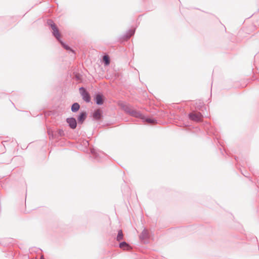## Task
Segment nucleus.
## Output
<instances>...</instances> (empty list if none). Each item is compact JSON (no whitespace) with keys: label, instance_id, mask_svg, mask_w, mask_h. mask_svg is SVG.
I'll use <instances>...</instances> for the list:
<instances>
[{"label":"nucleus","instance_id":"1","mask_svg":"<svg viewBox=\"0 0 259 259\" xmlns=\"http://www.w3.org/2000/svg\"><path fill=\"white\" fill-rule=\"evenodd\" d=\"M47 24L52 30L53 36L56 38L61 46L67 51H69L74 53V51L61 40V33L54 21L51 19H49L47 20Z\"/></svg>","mask_w":259,"mask_h":259},{"label":"nucleus","instance_id":"2","mask_svg":"<svg viewBox=\"0 0 259 259\" xmlns=\"http://www.w3.org/2000/svg\"><path fill=\"white\" fill-rule=\"evenodd\" d=\"M105 97L102 93L97 92L94 96V100L96 104L98 105H102L103 104L105 101Z\"/></svg>","mask_w":259,"mask_h":259},{"label":"nucleus","instance_id":"3","mask_svg":"<svg viewBox=\"0 0 259 259\" xmlns=\"http://www.w3.org/2000/svg\"><path fill=\"white\" fill-rule=\"evenodd\" d=\"M79 90L82 99L87 103L90 102L91 99V96L87 90L83 87H81Z\"/></svg>","mask_w":259,"mask_h":259},{"label":"nucleus","instance_id":"4","mask_svg":"<svg viewBox=\"0 0 259 259\" xmlns=\"http://www.w3.org/2000/svg\"><path fill=\"white\" fill-rule=\"evenodd\" d=\"M189 118L196 122H200L202 120L203 115L200 112H192L188 114Z\"/></svg>","mask_w":259,"mask_h":259},{"label":"nucleus","instance_id":"5","mask_svg":"<svg viewBox=\"0 0 259 259\" xmlns=\"http://www.w3.org/2000/svg\"><path fill=\"white\" fill-rule=\"evenodd\" d=\"M135 33V29H130L125 33L120 36L119 39L121 41L127 40Z\"/></svg>","mask_w":259,"mask_h":259},{"label":"nucleus","instance_id":"6","mask_svg":"<svg viewBox=\"0 0 259 259\" xmlns=\"http://www.w3.org/2000/svg\"><path fill=\"white\" fill-rule=\"evenodd\" d=\"M92 117L94 120L98 121L101 120L103 117L102 110L100 109H95L92 113Z\"/></svg>","mask_w":259,"mask_h":259},{"label":"nucleus","instance_id":"7","mask_svg":"<svg viewBox=\"0 0 259 259\" xmlns=\"http://www.w3.org/2000/svg\"><path fill=\"white\" fill-rule=\"evenodd\" d=\"M69 127L72 130H74L77 127V121L74 117H68L66 119Z\"/></svg>","mask_w":259,"mask_h":259},{"label":"nucleus","instance_id":"8","mask_svg":"<svg viewBox=\"0 0 259 259\" xmlns=\"http://www.w3.org/2000/svg\"><path fill=\"white\" fill-rule=\"evenodd\" d=\"M87 113L85 111H81L77 116V121L79 124H82L87 117Z\"/></svg>","mask_w":259,"mask_h":259},{"label":"nucleus","instance_id":"9","mask_svg":"<svg viewBox=\"0 0 259 259\" xmlns=\"http://www.w3.org/2000/svg\"><path fill=\"white\" fill-rule=\"evenodd\" d=\"M150 238V235L148 231L144 228L141 234L139 235V238L141 240H144Z\"/></svg>","mask_w":259,"mask_h":259},{"label":"nucleus","instance_id":"10","mask_svg":"<svg viewBox=\"0 0 259 259\" xmlns=\"http://www.w3.org/2000/svg\"><path fill=\"white\" fill-rule=\"evenodd\" d=\"M119 247L123 250H130L131 249V245L125 241H122L119 243Z\"/></svg>","mask_w":259,"mask_h":259},{"label":"nucleus","instance_id":"11","mask_svg":"<svg viewBox=\"0 0 259 259\" xmlns=\"http://www.w3.org/2000/svg\"><path fill=\"white\" fill-rule=\"evenodd\" d=\"M130 115L136 118H142L143 117V115L140 112L133 109L131 111Z\"/></svg>","mask_w":259,"mask_h":259},{"label":"nucleus","instance_id":"12","mask_svg":"<svg viewBox=\"0 0 259 259\" xmlns=\"http://www.w3.org/2000/svg\"><path fill=\"white\" fill-rule=\"evenodd\" d=\"M80 105L78 103L75 102L73 103L71 107V110L72 112H77L80 109Z\"/></svg>","mask_w":259,"mask_h":259},{"label":"nucleus","instance_id":"13","mask_svg":"<svg viewBox=\"0 0 259 259\" xmlns=\"http://www.w3.org/2000/svg\"><path fill=\"white\" fill-rule=\"evenodd\" d=\"M144 122H146L149 123L154 124L156 122V120L152 118L147 117L143 115V117L141 118Z\"/></svg>","mask_w":259,"mask_h":259},{"label":"nucleus","instance_id":"14","mask_svg":"<svg viewBox=\"0 0 259 259\" xmlns=\"http://www.w3.org/2000/svg\"><path fill=\"white\" fill-rule=\"evenodd\" d=\"M123 233L122 230H118L117 231V235L116 237V239L117 241L119 242L123 239Z\"/></svg>","mask_w":259,"mask_h":259},{"label":"nucleus","instance_id":"15","mask_svg":"<svg viewBox=\"0 0 259 259\" xmlns=\"http://www.w3.org/2000/svg\"><path fill=\"white\" fill-rule=\"evenodd\" d=\"M55 134L57 137L56 140H59L60 137L65 136V134L62 129H59L56 132H55Z\"/></svg>","mask_w":259,"mask_h":259},{"label":"nucleus","instance_id":"16","mask_svg":"<svg viewBox=\"0 0 259 259\" xmlns=\"http://www.w3.org/2000/svg\"><path fill=\"white\" fill-rule=\"evenodd\" d=\"M103 62L105 66L109 65L110 62L109 57L108 55H104L103 57Z\"/></svg>","mask_w":259,"mask_h":259},{"label":"nucleus","instance_id":"17","mask_svg":"<svg viewBox=\"0 0 259 259\" xmlns=\"http://www.w3.org/2000/svg\"><path fill=\"white\" fill-rule=\"evenodd\" d=\"M48 134L49 136L50 139H56L57 138L55 134V133H54L52 130H48Z\"/></svg>","mask_w":259,"mask_h":259},{"label":"nucleus","instance_id":"18","mask_svg":"<svg viewBox=\"0 0 259 259\" xmlns=\"http://www.w3.org/2000/svg\"><path fill=\"white\" fill-rule=\"evenodd\" d=\"M121 108L126 113L129 114L131 112V111L132 110V109L128 106L125 105H122Z\"/></svg>","mask_w":259,"mask_h":259},{"label":"nucleus","instance_id":"19","mask_svg":"<svg viewBox=\"0 0 259 259\" xmlns=\"http://www.w3.org/2000/svg\"><path fill=\"white\" fill-rule=\"evenodd\" d=\"M91 154L95 159L97 160H99L98 157H99V154L97 153L94 149H92L91 150Z\"/></svg>","mask_w":259,"mask_h":259},{"label":"nucleus","instance_id":"20","mask_svg":"<svg viewBox=\"0 0 259 259\" xmlns=\"http://www.w3.org/2000/svg\"><path fill=\"white\" fill-rule=\"evenodd\" d=\"M76 78L77 80H79L80 79V77L79 76V75H76Z\"/></svg>","mask_w":259,"mask_h":259},{"label":"nucleus","instance_id":"21","mask_svg":"<svg viewBox=\"0 0 259 259\" xmlns=\"http://www.w3.org/2000/svg\"><path fill=\"white\" fill-rule=\"evenodd\" d=\"M242 174L243 175V176H245V177H247V176H246V174H243V173H242Z\"/></svg>","mask_w":259,"mask_h":259},{"label":"nucleus","instance_id":"22","mask_svg":"<svg viewBox=\"0 0 259 259\" xmlns=\"http://www.w3.org/2000/svg\"><path fill=\"white\" fill-rule=\"evenodd\" d=\"M242 174L243 175V176H245V177H247V176H246V174H243V173H242Z\"/></svg>","mask_w":259,"mask_h":259},{"label":"nucleus","instance_id":"23","mask_svg":"<svg viewBox=\"0 0 259 259\" xmlns=\"http://www.w3.org/2000/svg\"><path fill=\"white\" fill-rule=\"evenodd\" d=\"M40 259H45L44 257L42 256Z\"/></svg>","mask_w":259,"mask_h":259},{"label":"nucleus","instance_id":"24","mask_svg":"<svg viewBox=\"0 0 259 259\" xmlns=\"http://www.w3.org/2000/svg\"><path fill=\"white\" fill-rule=\"evenodd\" d=\"M4 142H6V141H3L2 144H3Z\"/></svg>","mask_w":259,"mask_h":259}]
</instances>
